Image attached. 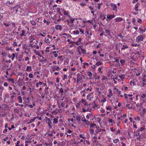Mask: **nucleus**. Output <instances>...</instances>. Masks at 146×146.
Returning a JSON list of instances; mask_svg holds the SVG:
<instances>
[{
    "label": "nucleus",
    "instance_id": "5fc2aeb1",
    "mask_svg": "<svg viewBox=\"0 0 146 146\" xmlns=\"http://www.w3.org/2000/svg\"><path fill=\"white\" fill-rule=\"evenodd\" d=\"M119 139H116L113 140V142L115 143H117L119 141Z\"/></svg>",
    "mask_w": 146,
    "mask_h": 146
},
{
    "label": "nucleus",
    "instance_id": "473e14b6",
    "mask_svg": "<svg viewBox=\"0 0 146 146\" xmlns=\"http://www.w3.org/2000/svg\"><path fill=\"white\" fill-rule=\"evenodd\" d=\"M25 36V31L23 30L22 31V33L21 35V36Z\"/></svg>",
    "mask_w": 146,
    "mask_h": 146
},
{
    "label": "nucleus",
    "instance_id": "e433bc0d",
    "mask_svg": "<svg viewBox=\"0 0 146 146\" xmlns=\"http://www.w3.org/2000/svg\"><path fill=\"white\" fill-rule=\"evenodd\" d=\"M45 42L47 43H50V40L46 38H45L44 40Z\"/></svg>",
    "mask_w": 146,
    "mask_h": 146
},
{
    "label": "nucleus",
    "instance_id": "6e6552de",
    "mask_svg": "<svg viewBox=\"0 0 146 146\" xmlns=\"http://www.w3.org/2000/svg\"><path fill=\"white\" fill-rule=\"evenodd\" d=\"M104 30L105 31L106 33L107 34V35H105V36L108 38H110L111 37V33L110 30L106 29H104Z\"/></svg>",
    "mask_w": 146,
    "mask_h": 146
},
{
    "label": "nucleus",
    "instance_id": "c756f323",
    "mask_svg": "<svg viewBox=\"0 0 146 146\" xmlns=\"http://www.w3.org/2000/svg\"><path fill=\"white\" fill-rule=\"evenodd\" d=\"M73 33L74 35H78L79 34L80 32L78 30H76L73 31Z\"/></svg>",
    "mask_w": 146,
    "mask_h": 146
},
{
    "label": "nucleus",
    "instance_id": "69168bd1",
    "mask_svg": "<svg viewBox=\"0 0 146 146\" xmlns=\"http://www.w3.org/2000/svg\"><path fill=\"white\" fill-rule=\"evenodd\" d=\"M134 119L136 120V121H139L140 120V118L139 116H137L136 117H134Z\"/></svg>",
    "mask_w": 146,
    "mask_h": 146
},
{
    "label": "nucleus",
    "instance_id": "5701e85b",
    "mask_svg": "<svg viewBox=\"0 0 146 146\" xmlns=\"http://www.w3.org/2000/svg\"><path fill=\"white\" fill-rule=\"evenodd\" d=\"M82 41V39L80 38H79L78 40L75 42V43L76 45H78L80 44Z\"/></svg>",
    "mask_w": 146,
    "mask_h": 146
},
{
    "label": "nucleus",
    "instance_id": "de8ad7c7",
    "mask_svg": "<svg viewBox=\"0 0 146 146\" xmlns=\"http://www.w3.org/2000/svg\"><path fill=\"white\" fill-rule=\"evenodd\" d=\"M88 76H89V77L92 76V73L90 71L88 72H87Z\"/></svg>",
    "mask_w": 146,
    "mask_h": 146
},
{
    "label": "nucleus",
    "instance_id": "bf43d9fd",
    "mask_svg": "<svg viewBox=\"0 0 146 146\" xmlns=\"http://www.w3.org/2000/svg\"><path fill=\"white\" fill-rule=\"evenodd\" d=\"M29 76L30 78H33V77L34 76L33 74L30 73L29 74Z\"/></svg>",
    "mask_w": 146,
    "mask_h": 146
},
{
    "label": "nucleus",
    "instance_id": "423d86ee",
    "mask_svg": "<svg viewBox=\"0 0 146 146\" xmlns=\"http://www.w3.org/2000/svg\"><path fill=\"white\" fill-rule=\"evenodd\" d=\"M45 122L46 124H48L49 128L50 129L52 128V126L51 125L52 121L50 119L46 121Z\"/></svg>",
    "mask_w": 146,
    "mask_h": 146
},
{
    "label": "nucleus",
    "instance_id": "a878e982",
    "mask_svg": "<svg viewBox=\"0 0 146 146\" xmlns=\"http://www.w3.org/2000/svg\"><path fill=\"white\" fill-rule=\"evenodd\" d=\"M140 5L139 3H138L135 5V9L136 11H138L139 10L138 9V7Z\"/></svg>",
    "mask_w": 146,
    "mask_h": 146
},
{
    "label": "nucleus",
    "instance_id": "0e129e2a",
    "mask_svg": "<svg viewBox=\"0 0 146 146\" xmlns=\"http://www.w3.org/2000/svg\"><path fill=\"white\" fill-rule=\"evenodd\" d=\"M107 18H108L109 19H111L113 18L112 17V15H107Z\"/></svg>",
    "mask_w": 146,
    "mask_h": 146
},
{
    "label": "nucleus",
    "instance_id": "49530a36",
    "mask_svg": "<svg viewBox=\"0 0 146 146\" xmlns=\"http://www.w3.org/2000/svg\"><path fill=\"white\" fill-rule=\"evenodd\" d=\"M89 64L88 63H87L86 62H84V66L83 67L84 68H86V66H89Z\"/></svg>",
    "mask_w": 146,
    "mask_h": 146
},
{
    "label": "nucleus",
    "instance_id": "680f3d73",
    "mask_svg": "<svg viewBox=\"0 0 146 146\" xmlns=\"http://www.w3.org/2000/svg\"><path fill=\"white\" fill-rule=\"evenodd\" d=\"M131 45L133 46L136 47L138 46V44H135L134 43H132Z\"/></svg>",
    "mask_w": 146,
    "mask_h": 146
},
{
    "label": "nucleus",
    "instance_id": "cd10ccee",
    "mask_svg": "<svg viewBox=\"0 0 146 146\" xmlns=\"http://www.w3.org/2000/svg\"><path fill=\"white\" fill-rule=\"evenodd\" d=\"M141 97L143 98H146L145 99L143 100V102L146 103V94H143L141 95Z\"/></svg>",
    "mask_w": 146,
    "mask_h": 146
},
{
    "label": "nucleus",
    "instance_id": "13d9d810",
    "mask_svg": "<svg viewBox=\"0 0 146 146\" xmlns=\"http://www.w3.org/2000/svg\"><path fill=\"white\" fill-rule=\"evenodd\" d=\"M82 111L84 112H85L86 111H88V110H86V109L85 108V107H83L82 108Z\"/></svg>",
    "mask_w": 146,
    "mask_h": 146
},
{
    "label": "nucleus",
    "instance_id": "f257e3e1",
    "mask_svg": "<svg viewBox=\"0 0 146 146\" xmlns=\"http://www.w3.org/2000/svg\"><path fill=\"white\" fill-rule=\"evenodd\" d=\"M145 37V35H140L137 37L136 39V41L137 42H140L143 41Z\"/></svg>",
    "mask_w": 146,
    "mask_h": 146
},
{
    "label": "nucleus",
    "instance_id": "7c9ffc66",
    "mask_svg": "<svg viewBox=\"0 0 146 146\" xmlns=\"http://www.w3.org/2000/svg\"><path fill=\"white\" fill-rule=\"evenodd\" d=\"M124 98L126 100L128 98V96L129 97H131L132 96V95H127L126 94H124Z\"/></svg>",
    "mask_w": 146,
    "mask_h": 146
},
{
    "label": "nucleus",
    "instance_id": "ea45409f",
    "mask_svg": "<svg viewBox=\"0 0 146 146\" xmlns=\"http://www.w3.org/2000/svg\"><path fill=\"white\" fill-rule=\"evenodd\" d=\"M34 52L35 53V54L37 55L38 56L40 54V52L38 50H34Z\"/></svg>",
    "mask_w": 146,
    "mask_h": 146
},
{
    "label": "nucleus",
    "instance_id": "f3484780",
    "mask_svg": "<svg viewBox=\"0 0 146 146\" xmlns=\"http://www.w3.org/2000/svg\"><path fill=\"white\" fill-rule=\"evenodd\" d=\"M81 100L82 103H83L84 106V107L86 108V106L88 104L87 103L86 101V100L84 99H82Z\"/></svg>",
    "mask_w": 146,
    "mask_h": 146
},
{
    "label": "nucleus",
    "instance_id": "338daca9",
    "mask_svg": "<svg viewBox=\"0 0 146 146\" xmlns=\"http://www.w3.org/2000/svg\"><path fill=\"white\" fill-rule=\"evenodd\" d=\"M31 143L32 141L31 140H29L28 141H26L25 142V143Z\"/></svg>",
    "mask_w": 146,
    "mask_h": 146
},
{
    "label": "nucleus",
    "instance_id": "393cba45",
    "mask_svg": "<svg viewBox=\"0 0 146 146\" xmlns=\"http://www.w3.org/2000/svg\"><path fill=\"white\" fill-rule=\"evenodd\" d=\"M20 6L19 5H17L14 8V9L16 11L15 13H16L18 11V9L20 8Z\"/></svg>",
    "mask_w": 146,
    "mask_h": 146
},
{
    "label": "nucleus",
    "instance_id": "79ce46f5",
    "mask_svg": "<svg viewBox=\"0 0 146 146\" xmlns=\"http://www.w3.org/2000/svg\"><path fill=\"white\" fill-rule=\"evenodd\" d=\"M57 11L60 15H61V13L60 12V9L59 7H57Z\"/></svg>",
    "mask_w": 146,
    "mask_h": 146
},
{
    "label": "nucleus",
    "instance_id": "2f4dec72",
    "mask_svg": "<svg viewBox=\"0 0 146 146\" xmlns=\"http://www.w3.org/2000/svg\"><path fill=\"white\" fill-rule=\"evenodd\" d=\"M79 49L81 51V52L82 53L84 54H86V50L85 49H83L82 48H80Z\"/></svg>",
    "mask_w": 146,
    "mask_h": 146
},
{
    "label": "nucleus",
    "instance_id": "6ab92c4d",
    "mask_svg": "<svg viewBox=\"0 0 146 146\" xmlns=\"http://www.w3.org/2000/svg\"><path fill=\"white\" fill-rule=\"evenodd\" d=\"M82 102L81 100L78 103L76 104V108H79L81 106H82Z\"/></svg>",
    "mask_w": 146,
    "mask_h": 146
},
{
    "label": "nucleus",
    "instance_id": "9d476101",
    "mask_svg": "<svg viewBox=\"0 0 146 146\" xmlns=\"http://www.w3.org/2000/svg\"><path fill=\"white\" fill-rule=\"evenodd\" d=\"M111 6L112 8V9L113 11L115 12L117 11V6L113 3H111Z\"/></svg>",
    "mask_w": 146,
    "mask_h": 146
},
{
    "label": "nucleus",
    "instance_id": "0eeeda50",
    "mask_svg": "<svg viewBox=\"0 0 146 146\" xmlns=\"http://www.w3.org/2000/svg\"><path fill=\"white\" fill-rule=\"evenodd\" d=\"M139 33H144L146 30V28L145 27H143L142 28L139 27Z\"/></svg>",
    "mask_w": 146,
    "mask_h": 146
},
{
    "label": "nucleus",
    "instance_id": "774afa93",
    "mask_svg": "<svg viewBox=\"0 0 146 146\" xmlns=\"http://www.w3.org/2000/svg\"><path fill=\"white\" fill-rule=\"evenodd\" d=\"M86 4L84 3H82L80 4V5L81 7H84L86 5Z\"/></svg>",
    "mask_w": 146,
    "mask_h": 146
},
{
    "label": "nucleus",
    "instance_id": "4d7b16f0",
    "mask_svg": "<svg viewBox=\"0 0 146 146\" xmlns=\"http://www.w3.org/2000/svg\"><path fill=\"white\" fill-rule=\"evenodd\" d=\"M6 50H13L11 48V47H9L8 46H7L6 47Z\"/></svg>",
    "mask_w": 146,
    "mask_h": 146
},
{
    "label": "nucleus",
    "instance_id": "603ef678",
    "mask_svg": "<svg viewBox=\"0 0 146 146\" xmlns=\"http://www.w3.org/2000/svg\"><path fill=\"white\" fill-rule=\"evenodd\" d=\"M108 121L110 123H114V121L113 120L111 119H109Z\"/></svg>",
    "mask_w": 146,
    "mask_h": 146
},
{
    "label": "nucleus",
    "instance_id": "f704fd0d",
    "mask_svg": "<svg viewBox=\"0 0 146 146\" xmlns=\"http://www.w3.org/2000/svg\"><path fill=\"white\" fill-rule=\"evenodd\" d=\"M53 123L54 124H56L58 122V119L56 118H54L53 119Z\"/></svg>",
    "mask_w": 146,
    "mask_h": 146
},
{
    "label": "nucleus",
    "instance_id": "37998d69",
    "mask_svg": "<svg viewBox=\"0 0 146 146\" xmlns=\"http://www.w3.org/2000/svg\"><path fill=\"white\" fill-rule=\"evenodd\" d=\"M143 115L146 116V109L144 108L143 110Z\"/></svg>",
    "mask_w": 146,
    "mask_h": 146
},
{
    "label": "nucleus",
    "instance_id": "20e7f679",
    "mask_svg": "<svg viewBox=\"0 0 146 146\" xmlns=\"http://www.w3.org/2000/svg\"><path fill=\"white\" fill-rule=\"evenodd\" d=\"M69 17L70 19L67 20H66V22L69 24H72L75 21V19L72 18L70 16H69Z\"/></svg>",
    "mask_w": 146,
    "mask_h": 146
},
{
    "label": "nucleus",
    "instance_id": "1a4fd4ad",
    "mask_svg": "<svg viewBox=\"0 0 146 146\" xmlns=\"http://www.w3.org/2000/svg\"><path fill=\"white\" fill-rule=\"evenodd\" d=\"M93 98V93H91L90 94H88L87 96L86 99L87 100H88L89 101H90Z\"/></svg>",
    "mask_w": 146,
    "mask_h": 146
},
{
    "label": "nucleus",
    "instance_id": "72a5a7b5",
    "mask_svg": "<svg viewBox=\"0 0 146 146\" xmlns=\"http://www.w3.org/2000/svg\"><path fill=\"white\" fill-rule=\"evenodd\" d=\"M128 90V88L127 87H122L121 88V90L125 92L126 91Z\"/></svg>",
    "mask_w": 146,
    "mask_h": 146
},
{
    "label": "nucleus",
    "instance_id": "052dcab7",
    "mask_svg": "<svg viewBox=\"0 0 146 146\" xmlns=\"http://www.w3.org/2000/svg\"><path fill=\"white\" fill-rule=\"evenodd\" d=\"M72 101L74 103H76L77 102V99L76 98H74L72 99Z\"/></svg>",
    "mask_w": 146,
    "mask_h": 146
},
{
    "label": "nucleus",
    "instance_id": "bb28decb",
    "mask_svg": "<svg viewBox=\"0 0 146 146\" xmlns=\"http://www.w3.org/2000/svg\"><path fill=\"white\" fill-rule=\"evenodd\" d=\"M13 4V2L12 1L11 2L9 1H7L6 2V5L8 6H9L11 5H12Z\"/></svg>",
    "mask_w": 146,
    "mask_h": 146
},
{
    "label": "nucleus",
    "instance_id": "39448f33",
    "mask_svg": "<svg viewBox=\"0 0 146 146\" xmlns=\"http://www.w3.org/2000/svg\"><path fill=\"white\" fill-rule=\"evenodd\" d=\"M96 130L95 131L96 134H97L99 132L105 131V130L104 129H102L100 128L98 126H96Z\"/></svg>",
    "mask_w": 146,
    "mask_h": 146
},
{
    "label": "nucleus",
    "instance_id": "c85d7f7f",
    "mask_svg": "<svg viewBox=\"0 0 146 146\" xmlns=\"http://www.w3.org/2000/svg\"><path fill=\"white\" fill-rule=\"evenodd\" d=\"M142 80L143 82L142 84L143 86L144 87L146 84V83H145L146 81V79L145 78H143Z\"/></svg>",
    "mask_w": 146,
    "mask_h": 146
},
{
    "label": "nucleus",
    "instance_id": "ddd939ff",
    "mask_svg": "<svg viewBox=\"0 0 146 146\" xmlns=\"http://www.w3.org/2000/svg\"><path fill=\"white\" fill-rule=\"evenodd\" d=\"M81 120L83 122L85 123L86 125H88L89 124V121L87 120L84 117H82Z\"/></svg>",
    "mask_w": 146,
    "mask_h": 146
},
{
    "label": "nucleus",
    "instance_id": "3c124183",
    "mask_svg": "<svg viewBox=\"0 0 146 146\" xmlns=\"http://www.w3.org/2000/svg\"><path fill=\"white\" fill-rule=\"evenodd\" d=\"M125 62V60H123L121 59L120 60V62L121 63L122 65H124Z\"/></svg>",
    "mask_w": 146,
    "mask_h": 146
},
{
    "label": "nucleus",
    "instance_id": "58836bf2",
    "mask_svg": "<svg viewBox=\"0 0 146 146\" xmlns=\"http://www.w3.org/2000/svg\"><path fill=\"white\" fill-rule=\"evenodd\" d=\"M42 83L43 82H40L36 83V87H38L39 86V85H42Z\"/></svg>",
    "mask_w": 146,
    "mask_h": 146
},
{
    "label": "nucleus",
    "instance_id": "864d4df0",
    "mask_svg": "<svg viewBox=\"0 0 146 146\" xmlns=\"http://www.w3.org/2000/svg\"><path fill=\"white\" fill-rule=\"evenodd\" d=\"M96 126H97L96 125V124H90V128H92L94 127L95 126L96 127Z\"/></svg>",
    "mask_w": 146,
    "mask_h": 146
},
{
    "label": "nucleus",
    "instance_id": "b1692460",
    "mask_svg": "<svg viewBox=\"0 0 146 146\" xmlns=\"http://www.w3.org/2000/svg\"><path fill=\"white\" fill-rule=\"evenodd\" d=\"M125 75L123 74L119 76V77L121 79L122 81H123L125 79Z\"/></svg>",
    "mask_w": 146,
    "mask_h": 146
},
{
    "label": "nucleus",
    "instance_id": "a211bd4d",
    "mask_svg": "<svg viewBox=\"0 0 146 146\" xmlns=\"http://www.w3.org/2000/svg\"><path fill=\"white\" fill-rule=\"evenodd\" d=\"M114 20L117 22H119L121 21L123 19L121 17H118L115 19Z\"/></svg>",
    "mask_w": 146,
    "mask_h": 146
},
{
    "label": "nucleus",
    "instance_id": "e2e57ef3",
    "mask_svg": "<svg viewBox=\"0 0 146 146\" xmlns=\"http://www.w3.org/2000/svg\"><path fill=\"white\" fill-rule=\"evenodd\" d=\"M107 101L106 99V98H104L102 100H101V101L102 103H104L106 102Z\"/></svg>",
    "mask_w": 146,
    "mask_h": 146
},
{
    "label": "nucleus",
    "instance_id": "4be33fe9",
    "mask_svg": "<svg viewBox=\"0 0 146 146\" xmlns=\"http://www.w3.org/2000/svg\"><path fill=\"white\" fill-rule=\"evenodd\" d=\"M55 29L57 30H61L62 29V27L60 25H57L55 27Z\"/></svg>",
    "mask_w": 146,
    "mask_h": 146
},
{
    "label": "nucleus",
    "instance_id": "7ed1b4c3",
    "mask_svg": "<svg viewBox=\"0 0 146 146\" xmlns=\"http://www.w3.org/2000/svg\"><path fill=\"white\" fill-rule=\"evenodd\" d=\"M133 104V103L129 102L126 104V107L128 109H134V107Z\"/></svg>",
    "mask_w": 146,
    "mask_h": 146
},
{
    "label": "nucleus",
    "instance_id": "a19ab883",
    "mask_svg": "<svg viewBox=\"0 0 146 146\" xmlns=\"http://www.w3.org/2000/svg\"><path fill=\"white\" fill-rule=\"evenodd\" d=\"M52 53H53L54 54V56L55 57H56L58 56V54L56 53V51H54L52 52Z\"/></svg>",
    "mask_w": 146,
    "mask_h": 146
},
{
    "label": "nucleus",
    "instance_id": "c03bdc74",
    "mask_svg": "<svg viewBox=\"0 0 146 146\" xmlns=\"http://www.w3.org/2000/svg\"><path fill=\"white\" fill-rule=\"evenodd\" d=\"M31 23L33 25H36V23L34 20L31 21Z\"/></svg>",
    "mask_w": 146,
    "mask_h": 146
},
{
    "label": "nucleus",
    "instance_id": "6e6d98bb",
    "mask_svg": "<svg viewBox=\"0 0 146 146\" xmlns=\"http://www.w3.org/2000/svg\"><path fill=\"white\" fill-rule=\"evenodd\" d=\"M90 105H88V104L86 106V108H85L86 110H88V111H90V109L89 108Z\"/></svg>",
    "mask_w": 146,
    "mask_h": 146
},
{
    "label": "nucleus",
    "instance_id": "4468645a",
    "mask_svg": "<svg viewBox=\"0 0 146 146\" xmlns=\"http://www.w3.org/2000/svg\"><path fill=\"white\" fill-rule=\"evenodd\" d=\"M52 69L54 71L55 70L59 71L60 69V68L58 66H53L52 67Z\"/></svg>",
    "mask_w": 146,
    "mask_h": 146
},
{
    "label": "nucleus",
    "instance_id": "f03ea898",
    "mask_svg": "<svg viewBox=\"0 0 146 146\" xmlns=\"http://www.w3.org/2000/svg\"><path fill=\"white\" fill-rule=\"evenodd\" d=\"M76 77L77 82L82 81L84 77V76L83 75H82L79 73L77 74Z\"/></svg>",
    "mask_w": 146,
    "mask_h": 146
},
{
    "label": "nucleus",
    "instance_id": "f8f14e48",
    "mask_svg": "<svg viewBox=\"0 0 146 146\" xmlns=\"http://www.w3.org/2000/svg\"><path fill=\"white\" fill-rule=\"evenodd\" d=\"M108 91H109V94L107 95V96L108 97L110 98L113 96V94L112 93V91L110 89H109Z\"/></svg>",
    "mask_w": 146,
    "mask_h": 146
},
{
    "label": "nucleus",
    "instance_id": "4c0bfd02",
    "mask_svg": "<svg viewBox=\"0 0 146 146\" xmlns=\"http://www.w3.org/2000/svg\"><path fill=\"white\" fill-rule=\"evenodd\" d=\"M106 109L110 111H111L112 110V108L111 106H108L106 107Z\"/></svg>",
    "mask_w": 146,
    "mask_h": 146
},
{
    "label": "nucleus",
    "instance_id": "aec40b11",
    "mask_svg": "<svg viewBox=\"0 0 146 146\" xmlns=\"http://www.w3.org/2000/svg\"><path fill=\"white\" fill-rule=\"evenodd\" d=\"M32 70V67L31 66H27L26 69V71L27 72H30Z\"/></svg>",
    "mask_w": 146,
    "mask_h": 146
},
{
    "label": "nucleus",
    "instance_id": "412c9836",
    "mask_svg": "<svg viewBox=\"0 0 146 146\" xmlns=\"http://www.w3.org/2000/svg\"><path fill=\"white\" fill-rule=\"evenodd\" d=\"M17 100H19V102L20 103H22L23 102L22 98L21 96H19L17 98Z\"/></svg>",
    "mask_w": 146,
    "mask_h": 146
},
{
    "label": "nucleus",
    "instance_id": "9b49d317",
    "mask_svg": "<svg viewBox=\"0 0 146 146\" xmlns=\"http://www.w3.org/2000/svg\"><path fill=\"white\" fill-rule=\"evenodd\" d=\"M35 37L34 35H31L29 37L28 39L30 42H32L35 40Z\"/></svg>",
    "mask_w": 146,
    "mask_h": 146
},
{
    "label": "nucleus",
    "instance_id": "8fccbe9b",
    "mask_svg": "<svg viewBox=\"0 0 146 146\" xmlns=\"http://www.w3.org/2000/svg\"><path fill=\"white\" fill-rule=\"evenodd\" d=\"M36 118V117H33V119H31V120H29V123H31L33 122V121L35 120V119Z\"/></svg>",
    "mask_w": 146,
    "mask_h": 146
},
{
    "label": "nucleus",
    "instance_id": "dca6fc26",
    "mask_svg": "<svg viewBox=\"0 0 146 146\" xmlns=\"http://www.w3.org/2000/svg\"><path fill=\"white\" fill-rule=\"evenodd\" d=\"M62 11L64 13V14L66 16H67L69 17V16H70V15H69V13L68 11H66L64 9H62Z\"/></svg>",
    "mask_w": 146,
    "mask_h": 146
},
{
    "label": "nucleus",
    "instance_id": "a18cd8bd",
    "mask_svg": "<svg viewBox=\"0 0 146 146\" xmlns=\"http://www.w3.org/2000/svg\"><path fill=\"white\" fill-rule=\"evenodd\" d=\"M102 63L100 62H97L96 64V65L97 66H100L102 65Z\"/></svg>",
    "mask_w": 146,
    "mask_h": 146
},
{
    "label": "nucleus",
    "instance_id": "2eb2a0df",
    "mask_svg": "<svg viewBox=\"0 0 146 146\" xmlns=\"http://www.w3.org/2000/svg\"><path fill=\"white\" fill-rule=\"evenodd\" d=\"M15 54L13 53L11 55H10L9 54L8 57L10 58H11L12 60H13L15 58Z\"/></svg>",
    "mask_w": 146,
    "mask_h": 146
},
{
    "label": "nucleus",
    "instance_id": "09e8293b",
    "mask_svg": "<svg viewBox=\"0 0 146 146\" xmlns=\"http://www.w3.org/2000/svg\"><path fill=\"white\" fill-rule=\"evenodd\" d=\"M89 130L90 134H93L94 133V130L93 129H92V128H90Z\"/></svg>",
    "mask_w": 146,
    "mask_h": 146
},
{
    "label": "nucleus",
    "instance_id": "c9c22d12",
    "mask_svg": "<svg viewBox=\"0 0 146 146\" xmlns=\"http://www.w3.org/2000/svg\"><path fill=\"white\" fill-rule=\"evenodd\" d=\"M128 48V46H127L126 45L123 44V45L122 47L121 48V50H124V49H125L127 48Z\"/></svg>",
    "mask_w": 146,
    "mask_h": 146
}]
</instances>
